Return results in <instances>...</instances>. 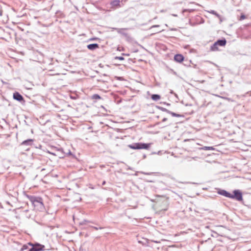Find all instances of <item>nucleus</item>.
Segmentation results:
<instances>
[{"label":"nucleus","mask_w":251,"mask_h":251,"mask_svg":"<svg viewBox=\"0 0 251 251\" xmlns=\"http://www.w3.org/2000/svg\"><path fill=\"white\" fill-rule=\"evenodd\" d=\"M216 42L217 44V45H218L219 46H221V47L225 46L226 44V40L224 38L221 39H218Z\"/></svg>","instance_id":"obj_12"},{"label":"nucleus","mask_w":251,"mask_h":251,"mask_svg":"<svg viewBox=\"0 0 251 251\" xmlns=\"http://www.w3.org/2000/svg\"><path fill=\"white\" fill-rule=\"evenodd\" d=\"M33 139H28L22 142L21 144V146H31L33 143Z\"/></svg>","instance_id":"obj_11"},{"label":"nucleus","mask_w":251,"mask_h":251,"mask_svg":"<svg viewBox=\"0 0 251 251\" xmlns=\"http://www.w3.org/2000/svg\"><path fill=\"white\" fill-rule=\"evenodd\" d=\"M28 245L31 247L27 251H44L45 250H50V249H45V246L44 245L41 244L39 243H31L28 242Z\"/></svg>","instance_id":"obj_3"},{"label":"nucleus","mask_w":251,"mask_h":251,"mask_svg":"<svg viewBox=\"0 0 251 251\" xmlns=\"http://www.w3.org/2000/svg\"><path fill=\"white\" fill-rule=\"evenodd\" d=\"M153 242H154L155 243H159V242H157V241H153Z\"/></svg>","instance_id":"obj_38"},{"label":"nucleus","mask_w":251,"mask_h":251,"mask_svg":"<svg viewBox=\"0 0 251 251\" xmlns=\"http://www.w3.org/2000/svg\"><path fill=\"white\" fill-rule=\"evenodd\" d=\"M217 193L218 194L223 196H225V197H226L228 198H230L231 193H230L229 192H227V191H226L225 190L218 189Z\"/></svg>","instance_id":"obj_7"},{"label":"nucleus","mask_w":251,"mask_h":251,"mask_svg":"<svg viewBox=\"0 0 251 251\" xmlns=\"http://www.w3.org/2000/svg\"><path fill=\"white\" fill-rule=\"evenodd\" d=\"M161 32V30L157 31L156 32V33H159V32Z\"/></svg>","instance_id":"obj_37"},{"label":"nucleus","mask_w":251,"mask_h":251,"mask_svg":"<svg viewBox=\"0 0 251 251\" xmlns=\"http://www.w3.org/2000/svg\"><path fill=\"white\" fill-rule=\"evenodd\" d=\"M58 151H60V152H61L62 153V154H64L63 150V149H62V148L59 149L58 150Z\"/></svg>","instance_id":"obj_26"},{"label":"nucleus","mask_w":251,"mask_h":251,"mask_svg":"<svg viewBox=\"0 0 251 251\" xmlns=\"http://www.w3.org/2000/svg\"><path fill=\"white\" fill-rule=\"evenodd\" d=\"M184 59V57L181 54H176L174 56V60L176 62L181 63Z\"/></svg>","instance_id":"obj_8"},{"label":"nucleus","mask_w":251,"mask_h":251,"mask_svg":"<svg viewBox=\"0 0 251 251\" xmlns=\"http://www.w3.org/2000/svg\"><path fill=\"white\" fill-rule=\"evenodd\" d=\"M97 38H92L89 39V41H94L97 40Z\"/></svg>","instance_id":"obj_28"},{"label":"nucleus","mask_w":251,"mask_h":251,"mask_svg":"<svg viewBox=\"0 0 251 251\" xmlns=\"http://www.w3.org/2000/svg\"><path fill=\"white\" fill-rule=\"evenodd\" d=\"M156 107L158 109H159V110H161L162 111H163V112H167L168 114H170V113H171V111L168 110L167 109H166L165 108L161 107L160 106L157 105V106H156Z\"/></svg>","instance_id":"obj_15"},{"label":"nucleus","mask_w":251,"mask_h":251,"mask_svg":"<svg viewBox=\"0 0 251 251\" xmlns=\"http://www.w3.org/2000/svg\"><path fill=\"white\" fill-rule=\"evenodd\" d=\"M218 45H217V44L216 42H215L210 47V50L212 51H216L218 50Z\"/></svg>","instance_id":"obj_14"},{"label":"nucleus","mask_w":251,"mask_h":251,"mask_svg":"<svg viewBox=\"0 0 251 251\" xmlns=\"http://www.w3.org/2000/svg\"><path fill=\"white\" fill-rule=\"evenodd\" d=\"M246 18V16L245 15H242L241 16H240V20H244Z\"/></svg>","instance_id":"obj_24"},{"label":"nucleus","mask_w":251,"mask_h":251,"mask_svg":"<svg viewBox=\"0 0 251 251\" xmlns=\"http://www.w3.org/2000/svg\"><path fill=\"white\" fill-rule=\"evenodd\" d=\"M209 13L215 15L217 18H220V15L215 10H211L208 11Z\"/></svg>","instance_id":"obj_19"},{"label":"nucleus","mask_w":251,"mask_h":251,"mask_svg":"<svg viewBox=\"0 0 251 251\" xmlns=\"http://www.w3.org/2000/svg\"><path fill=\"white\" fill-rule=\"evenodd\" d=\"M115 60H124V57H123V56H116L115 57Z\"/></svg>","instance_id":"obj_21"},{"label":"nucleus","mask_w":251,"mask_h":251,"mask_svg":"<svg viewBox=\"0 0 251 251\" xmlns=\"http://www.w3.org/2000/svg\"><path fill=\"white\" fill-rule=\"evenodd\" d=\"M201 150H215V148L213 147H207L204 146L201 148Z\"/></svg>","instance_id":"obj_17"},{"label":"nucleus","mask_w":251,"mask_h":251,"mask_svg":"<svg viewBox=\"0 0 251 251\" xmlns=\"http://www.w3.org/2000/svg\"><path fill=\"white\" fill-rule=\"evenodd\" d=\"M151 143H145L142 142L134 143L128 145V147L133 150L145 149L148 150Z\"/></svg>","instance_id":"obj_1"},{"label":"nucleus","mask_w":251,"mask_h":251,"mask_svg":"<svg viewBox=\"0 0 251 251\" xmlns=\"http://www.w3.org/2000/svg\"><path fill=\"white\" fill-rule=\"evenodd\" d=\"M174 95H175V96L176 97V98H177V97H178L176 93H175V94H174Z\"/></svg>","instance_id":"obj_35"},{"label":"nucleus","mask_w":251,"mask_h":251,"mask_svg":"<svg viewBox=\"0 0 251 251\" xmlns=\"http://www.w3.org/2000/svg\"><path fill=\"white\" fill-rule=\"evenodd\" d=\"M91 222L86 220H84L81 223H80L81 225H84L86 223H90Z\"/></svg>","instance_id":"obj_22"},{"label":"nucleus","mask_w":251,"mask_h":251,"mask_svg":"<svg viewBox=\"0 0 251 251\" xmlns=\"http://www.w3.org/2000/svg\"><path fill=\"white\" fill-rule=\"evenodd\" d=\"M159 25H153L152 26H151L150 28V29H151V28H154V27H159Z\"/></svg>","instance_id":"obj_25"},{"label":"nucleus","mask_w":251,"mask_h":251,"mask_svg":"<svg viewBox=\"0 0 251 251\" xmlns=\"http://www.w3.org/2000/svg\"><path fill=\"white\" fill-rule=\"evenodd\" d=\"M66 154H67V155H72V154L71 151H69L67 153H66Z\"/></svg>","instance_id":"obj_29"},{"label":"nucleus","mask_w":251,"mask_h":251,"mask_svg":"<svg viewBox=\"0 0 251 251\" xmlns=\"http://www.w3.org/2000/svg\"><path fill=\"white\" fill-rule=\"evenodd\" d=\"M143 158H146V154H144Z\"/></svg>","instance_id":"obj_36"},{"label":"nucleus","mask_w":251,"mask_h":251,"mask_svg":"<svg viewBox=\"0 0 251 251\" xmlns=\"http://www.w3.org/2000/svg\"><path fill=\"white\" fill-rule=\"evenodd\" d=\"M92 227L93 228H94V229L97 230H98L99 229H103V227H101V226H100V227H96V226H92Z\"/></svg>","instance_id":"obj_23"},{"label":"nucleus","mask_w":251,"mask_h":251,"mask_svg":"<svg viewBox=\"0 0 251 251\" xmlns=\"http://www.w3.org/2000/svg\"><path fill=\"white\" fill-rule=\"evenodd\" d=\"M41 147H42L41 145H39V147L38 148H41Z\"/></svg>","instance_id":"obj_39"},{"label":"nucleus","mask_w":251,"mask_h":251,"mask_svg":"<svg viewBox=\"0 0 251 251\" xmlns=\"http://www.w3.org/2000/svg\"><path fill=\"white\" fill-rule=\"evenodd\" d=\"M218 18L220 20L221 22H222L223 21L222 18L221 16H220V18Z\"/></svg>","instance_id":"obj_31"},{"label":"nucleus","mask_w":251,"mask_h":251,"mask_svg":"<svg viewBox=\"0 0 251 251\" xmlns=\"http://www.w3.org/2000/svg\"><path fill=\"white\" fill-rule=\"evenodd\" d=\"M92 99L93 100H100L101 99V97L97 94H95L92 95Z\"/></svg>","instance_id":"obj_18"},{"label":"nucleus","mask_w":251,"mask_h":251,"mask_svg":"<svg viewBox=\"0 0 251 251\" xmlns=\"http://www.w3.org/2000/svg\"><path fill=\"white\" fill-rule=\"evenodd\" d=\"M170 93L172 94H175L173 90H172L170 91Z\"/></svg>","instance_id":"obj_32"},{"label":"nucleus","mask_w":251,"mask_h":251,"mask_svg":"<svg viewBox=\"0 0 251 251\" xmlns=\"http://www.w3.org/2000/svg\"><path fill=\"white\" fill-rule=\"evenodd\" d=\"M13 98L15 100H16L21 103H24L25 102L23 96L18 92H15L13 93Z\"/></svg>","instance_id":"obj_5"},{"label":"nucleus","mask_w":251,"mask_h":251,"mask_svg":"<svg viewBox=\"0 0 251 251\" xmlns=\"http://www.w3.org/2000/svg\"><path fill=\"white\" fill-rule=\"evenodd\" d=\"M25 196L34 206H43V200L41 198L27 194H25Z\"/></svg>","instance_id":"obj_2"},{"label":"nucleus","mask_w":251,"mask_h":251,"mask_svg":"<svg viewBox=\"0 0 251 251\" xmlns=\"http://www.w3.org/2000/svg\"><path fill=\"white\" fill-rule=\"evenodd\" d=\"M105 183H106V181H103L102 182V185H105Z\"/></svg>","instance_id":"obj_34"},{"label":"nucleus","mask_w":251,"mask_h":251,"mask_svg":"<svg viewBox=\"0 0 251 251\" xmlns=\"http://www.w3.org/2000/svg\"><path fill=\"white\" fill-rule=\"evenodd\" d=\"M113 29L116 30L118 33L124 35L126 37H128V34L123 31L124 30H127V28H119L115 27L113 28Z\"/></svg>","instance_id":"obj_9"},{"label":"nucleus","mask_w":251,"mask_h":251,"mask_svg":"<svg viewBox=\"0 0 251 251\" xmlns=\"http://www.w3.org/2000/svg\"><path fill=\"white\" fill-rule=\"evenodd\" d=\"M167 120V118H164L162 119V121L163 122H164L166 121Z\"/></svg>","instance_id":"obj_30"},{"label":"nucleus","mask_w":251,"mask_h":251,"mask_svg":"<svg viewBox=\"0 0 251 251\" xmlns=\"http://www.w3.org/2000/svg\"><path fill=\"white\" fill-rule=\"evenodd\" d=\"M161 103H163L164 104H165V105H166L167 106H170V103H167L166 102H161Z\"/></svg>","instance_id":"obj_27"},{"label":"nucleus","mask_w":251,"mask_h":251,"mask_svg":"<svg viewBox=\"0 0 251 251\" xmlns=\"http://www.w3.org/2000/svg\"><path fill=\"white\" fill-rule=\"evenodd\" d=\"M156 152H152V154H155Z\"/></svg>","instance_id":"obj_40"},{"label":"nucleus","mask_w":251,"mask_h":251,"mask_svg":"<svg viewBox=\"0 0 251 251\" xmlns=\"http://www.w3.org/2000/svg\"><path fill=\"white\" fill-rule=\"evenodd\" d=\"M151 99L152 100H155V101H157V100H158L160 99L161 97L158 94H152L151 96Z\"/></svg>","instance_id":"obj_13"},{"label":"nucleus","mask_w":251,"mask_h":251,"mask_svg":"<svg viewBox=\"0 0 251 251\" xmlns=\"http://www.w3.org/2000/svg\"><path fill=\"white\" fill-rule=\"evenodd\" d=\"M87 48L90 50H94L99 48V45L97 43H93L87 46Z\"/></svg>","instance_id":"obj_10"},{"label":"nucleus","mask_w":251,"mask_h":251,"mask_svg":"<svg viewBox=\"0 0 251 251\" xmlns=\"http://www.w3.org/2000/svg\"><path fill=\"white\" fill-rule=\"evenodd\" d=\"M121 3L122 1L120 0H113L110 2V4L111 8L116 9L121 7Z\"/></svg>","instance_id":"obj_6"},{"label":"nucleus","mask_w":251,"mask_h":251,"mask_svg":"<svg viewBox=\"0 0 251 251\" xmlns=\"http://www.w3.org/2000/svg\"><path fill=\"white\" fill-rule=\"evenodd\" d=\"M170 114H171L173 117H184V115L177 114L176 113L173 112L171 111V113H170Z\"/></svg>","instance_id":"obj_16"},{"label":"nucleus","mask_w":251,"mask_h":251,"mask_svg":"<svg viewBox=\"0 0 251 251\" xmlns=\"http://www.w3.org/2000/svg\"><path fill=\"white\" fill-rule=\"evenodd\" d=\"M230 198L236 200L238 201H241L243 200L242 193L240 190H234L233 191V194H231Z\"/></svg>","instance_id":"obj_4"},{"label":"nucleus","mask_w":251,"mask_h":251,"mask_svg":"<svg viewBox=\"0 0 251 251\" xmlns=\"http://www.w3.org/2000/svg\"><path fill=\"white\" fill-rule=\"evenodd\" d=\"M49 153H50V154H53L54 155H57V154L56 153H52V152H49Z\"/></svg>","instance_id":"obj_33"},{"label":"nucleus","mask_w":251,"mask_h":251,"mask_svg":"<svg viewBox=\"0 0 251 251\" xmlns=\"http://www.w3.org/2000/svg\"><path fill=\"white\" fill-rule=\"evenodd\" d=\"M28 243L27 244H24L20 250V251H24L25 250H27L28 249Z\"/></svg>","instance_id":"obj_20"}]
</instances>
